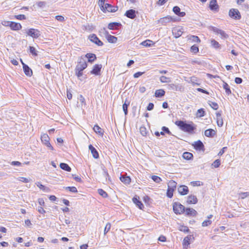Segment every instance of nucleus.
I'll list each match as a JSON object with an SVG mask.
<instances>
[{"label":"nucleus","mask_w":249,"mask_h":249,"mask_svg":"<svg viewBox=\"0 0 249 249\" xmlns=\"http://www.w3.org/2000/svg\"><path fill=\"white\" fill-rule=\"evenodd\" d=\"M175 124L177 125L180 130L189 134L194 133L195 130L196 129V125L192 122L188 124L186 121L179 120L176 121Z\"/></svg>","instance_id":"1"},{"label":"nucleus","mask_w":249,"mask_h":249,"mask_svg":"<svg viewBox=\"0 0 249 249\" xmlns=\"http://www.w3.org/2000/svg\"><path fill=\"white\" fill-rule=\"evenodd\" d=\"M209 29L210 30L213 31L216 34H219L221 36V38L222 39H227L229 37V35L227 34H226L224 31L218 29L215 27L210 26L209 27Z\"/></svg>","instance_id":"2"},{"label":"nucleus","mask_w":249,"mask_h":249,"mask_svg":"<svg viewBox=\"0 0 249 249\" xmlns=\"http://www.w3.org/2000/svg\"><path fill=\"white\" fill-rule=\"evenodd\" d=\"M173 210L175 213L180 214L185 212V207L178 202H175L173 205Z\"/></svg>","instance_id":"3"},{"label":"nucleus","mask_w":249,"mask_h":249,"mask_svg":"<svg viewBox=\"0 0 249 249\" xmlns=\"http://www.w3.org/2000/svg\"><path fill=\"white\" fill-rule=\"evenodd\" d=\"M229 16L234 19H240L241 18V14L239 10L237 9H231L229 12Z\"/></svg>","instance_id":"4"},{"label":"nucleus","mask_w":249,"mask_h":249,"mask_svg":"<svg viewBox=\"0 0 249 249\" xmlns=\"http://www.w3.org/2000/svg\"><path fill=\"white\" fill-rule=\"evenodd\" d=\"M87 67L88 64L84 57L82 56H81L80 61L78 62V64L76 65L75 69L83 71L86 68H87Z\"/></svg>","instance_id":"5"},{"label":"nucleus","mask_w":249,"mask_h":249,"mask_svg":"<svg viewBox=\"0 0 249 249\" xmlns=\"http://www.w3.org/2000/svg\"><path fill=\"white\" fill-rule=\"evenodd\" d=\"M102 30L103 31L104 34L105 35L106 37L108 42L110 43H115L117 42V37L109 35L108 32L106 30L105 28H103Z\"/></svg>","instance_id":"6"},{"label":"nucleus","mask_w":249,"mask_h":249,"mask_svg":"<svg viewBox=\"0 0 249 249\" xmlns=\"http://www.w3.org/2000/svg\"><path fill=\"white\" fill-rule=\"evenodd\" d=\"M89 39L90 40V41L95 43L98 46H102L104 44L99 39V38L94 34L90 35L89 36Z\"/></svg>","instance_id":"7"},{"label":"nucleus","mask_w":249,"mask_h":249,"mask_svg":"<svg viewBox=\"0 0 249 249\" xmlns=\"http://www.w3.org/2000/svg\"><path fill=\"white\" fill-rule=\"evenodd\" d=\"M27 34L33 38H37L40 36V31L36 29L31 28L26 32Z\"/></svg>","instance_id":"8"},{"label":"nucleus","mask_w":249,"mask_h":249,"mask_svg":"<svg viewBox=\"0 0 249 249\" xmlns=\"http://www.w3.org/2000/svg\"><path fill=\"white\" fill-rule=\"evenodd\" d=\"M103 10H101L103 12L105 13L107 11L108 12H115L118 10V7L112 6L110 4L106 3L104 6Z\"/></svg>","instance_id":"9"},{"label":"nucleus","mask_w":249,"mask_h":249,"mask_svg":"<svg viewBox=\"0 0 249 249\" xmlns=\"http://www.w3.org/2000/svg\"><path fill=\"white\" fill-rule=\"evenodd\" d=\"M7 26H9L11 29L14 31H18L22 28L20 23L13 21H8Z\"/></svg>","instance_id":"10"},{"label":"nucleus","mask_w":249,"mask_h":249,"mask_svg":"<svg viewBox=\"0 0 249 249\" xmlns=\"http://www.w3.org/2000/svg\"><path fill=\"white\" fill-rule=\"evenodd\" d=\"M102 68V65L101 64H95L93 66V69L90 71V73L95 75H100Z\"/></svg>","instance_id":"11"},{"label":"nucleus","mask_w":249,"mask_h":249,"mask_svg":"<svg viewBox=\"0 0 249 249\" xmlns=\"http://www.w3.org/2000/svg\"><path fill=\"white\" fill-rule=\"evenodd\" d=\"M192 145L194 146V148L197 151H204L205 149L204 145L200 140L195 142Z\"/></svg>","instance_id":"12"},{"label":"nucleus","mask_w":249,"mask_h":249,"mask_svg":"<svg viewBox=\"0 0 249 249\" xmlns=\"http://www.w3.org/2000/svg\"><path fill=\"white\" fill-rule=\"evenodd\" d=\"M21 62L23 65V70L24 73L27 76L31 77L33 74V71L26 64L24 63L21 59Z\"/></svg>","instance_id":"13"},{"label":"nucleus","mask_w":249,"mask_h":249,"mask_svg":"<svg viewBox=\"0 0 249 249\" xmlns=\"http://www.w3.org/2000/svg\"><path fill=\"white\" fill-rule=\"evenodd\" d=\"M172 21L171 17L168 16L162 18H160L158 20V23L161 24L162 25L165 26L168 23H170Z\"/></svg>","instance_id":"14"},{"label":"nucleus","mask_w":249,"mask_h":249,"mask_svg":"<svg viewBox=\"0 0 249 249\" xmlns=\"http://www.w3.org/2000/svg\"><path fill=\"white\" fill-rule=\"evenodd\" d=\"M195 238L193 235H189L186 236L183 241V245L184 246L188 247L191 242H193Z\"/></svg>","instance_id":"15"},{"label":"nucleus","mask_w":249,"mask_h":249,"mask_svg":"<svg viewBox=\"0 0 249 249\" xmlns=\"http://www.w3.org/2000/svg\"><path fill=\"white\" fill-rule=\"evenodd\" d=\"M183 32V31H182V28H174L172 30L173 34L176 38L180 37L182 35Z\"/></svg>","instance_id":"16"},{"label":"nucleus","mask_w":249,"mask_h":249,"mask_svg":"<svg viewBox=\"0 0 249 249\" xmlns=\"http://www.w3.org/2000/svg\"><path fill=\"white\" fill-rule=\"evenodd\" d=\"M122 24L121 23L113 22L109 23L108 24L107 28L110 30H117L120 27H122Z\"/></svg>","instance_id":"17"},{"label":"nucleus","mask_w":249,"mask_h":249,"mask_svg":"<svg viewBox=\"0 0 249 249\" xmlns=\"http://www.w3.org/2000/svg\"><path fill=\"white\" fill-rule=\"evenodd\" d=\"M139 199L140 198L139 196L137 197L136 196L133 198L132 200L133 203L135 204L140 209L142 210L144 208V205Z\"/></svg>","instance_id":"18"},{"label":"nucleus","mask_w":249,"mask_h":249,"mask_svg":"<svg viewBox=\"0 0 249 249\" xmlns=\"http://www.w3.org/2000/svg\"><path fill=\"white\" fill-rule=\"evenodd\" d=\"M178 192L181 195L184 196L188 194L189 189L187 186L180 185L178 188Z\"/></svg>","instance_id":"19"},{"label":"nucleus","mask_w":249,"mask_h":249,"mask_svg":"<svg viewBox=\"0 0 249 249\" xmlns=\"http://www.w3.org/2000/svg\"><path fill=\"white\" fill-rule=\"evenodd\" d=\"M124 16L129 18L134 19L136 17V11L133 9L127 10L124 14Z\"/></svg>","instance_id":"20"},{"label":"nucleus","mask_w":249,"mask_h":249,"mask_svg":"<svg viewBox=\"0 0 249 249\" xmlns=\"http://www.w3.org/2000/svg\"><path fill=\"white\" fill-rule=\"evenodd\" d=\"M209 7L212 11H218L219 6L217 4L216 0H212L210 2Z\"/></svg>","instance_id":"21"},{"label":"nucleus","mask_w":249,"mask_h":249,"mask_svg":"<svg viewBox=\"0 0 249 249\" xmlns=\"http://www.w3.org/2000/svg\"><path fill=\"white\" fill-rule=\"evenodd\" d=\"M217 124L218 126L221 127L223 125V121L221 116V111L216 113Z\"/></svg>","instance_id":"22"},{"label":"nucleus","mask_w":249,"mask_h":249,"mask_svg":"<svg viewBox=\"0 0 249 249\" xmlns=\"http://www.w3.org/2000/svg\"><path fill=\"white\" fill-rule=\"evenodd\" d=\"M216 132L214 129H208L206 130L204 132L205 135L207 137L213 138L216 135Z\"/></svg>","instance_id":"23"},{"label":"nucleus","mask_w":249,"mask_h":249,"mask_svg":"<svg viewBox=\"0 0 249 249\" xmlns=\"http://www.w3.org/2000/svg\"><path fill=\"white\" fill-rule=\"evenodd\" d=\"M84 57L88 58V62L91 63L94 62L97 58L96 55L92 53H87Z\"/></svg>","instance_id":"24"},{"label":"nucleus","mask_w":249,"mask_h":249,"mask_svg":"<svg viewBox=\"0 0 249 249\" xmlns=\"http://www.w3.org/2000/svg\"><path fill=\"white\" fill-rule=\"evenodd\" d=\"M89 148L90 150L93 157L95 159H98L99 158V154L97 150L91 144L89 145Z\"/></svg>","instance_id":"25"},{"label":"nucleus","mask_w":249,"mask_h":249,"mask_svg":"<svg viewBox=\"0 0 249 249\" xmlns=\"http://www.w3.org/2000/svg\"><path fill=\"white\" fill-rule=\"evenodd\" d=\"M187 202L188 204H196L197 202V198L196 196L190 195L188 196Z\"/></svg>","instance_id":"26"},{"label":"nucleus","mask_w":249,"mask_h":249,"mask_svg":"<svg viewBox=\"0 0 249 249\" xmlns=\"http://www.w3.org/2000/svg\"><path fill=\"white\" fill-rule=\"evenodd\" d=\"M186 214L189 216H196L197 214V212L193 208H186L185 209Z\"/></svg>","instance_id":"27"},{"label":"nucleus","mask_w":249,"mask_h":249,"mask_svg":"<svg viewBox=\"0 0 249 249\" xmlns=\"http://www.w3.org/2000/svg\"><path fill=\"white\" fill-rule=\"evenodd\" d=\"M165 91L163 89H157L155 91V96L157 98H161L164 96Z\"/></svg>","instance_id":"28"},{"label":"nucleus","mask_w":249,"mask_h":249,"mask_svg":"<svg viewBox=\"0 0 249 249\" xmlns=\"http://www.w3.org/2000/svg\"><path fill=\"white\" fill-rule=\"evenodd\" d=\"M141 44L146 47H150L153 46L155 43L151 40L147 39L142 41Z\"/></svg>","instance_id":"29"},{"label":"nucleus","mask_w":249,"mask_h":249,"mask_svg":"<svg viewBox=\"0 0 249 249\" xmlns=\"http://www.w3.org/2000/svg\"><path fill=\"white\" fill-rule=\"evenodd\" d=\"M130 105V102L125 100L124 103L123 105V109L125 115H127L128 114V107Z\"/></svg>","instance_id":"30"},{"label":"nucleus","mask_w":249,"mask_h":249,"mask_svg":"<svg viewBox=\"0 0 249 249\" xmlns=\"http://www.w3.org/2000/svg\"><path fill=\"white\" fill-rule=\"evenodd\" d=\"M93 130L97 134L101 136L104 134V131L103 129L97 124H95L93 127Z\"/></svg>","instance_id":"31"},{"label":"nucleus","mask_w":249,"mask_h":249,"mask_svg":"<svg viewBox=\"0 0 249 249\" xmlns=\"http://www.w3.org/2000/svg\"><path fill=\"white\" fill-rule=\"evenodd\" d=\"M121 181L125 184H129L131 182V179L129 177L127 176H121L120 177Z\"/></svg>","instance_id":"32"},{"label":"nucleus","mask_w":249,"mask_h":249,"mask_svg":"<svg viewBox=\"0 0 249 249\" xmlns=\"http://www.w3.org/2000/svg\"><path fill=\"white\" fill-rule=\"evenodd\" d=\"M223 88L225 90V92L227 95H229L231 93L230 86L227 83L223 82Z\"/></svg>","instance_id":"33"},{"label":"nucleus","mask_w":249,"mask_h":249,"mask_svg":"<svg viewBox=\"0 0 249 249\" xmlns=\"http://www.w3.org/2000/svg\"><path fill=\"white\" fill-rule=\"evenodd\" d=\"M60 167L67 172H70L71 171V168L69 166V165L65 163H61L60 164Z\"/></svg>","instance_id":"34"},{"label":"nucleus","mask_w":249,"mask_h":249,"mask_svg":"<svg viewBox=\"0 0 249 249\" xmlns=\"http://www.w3.org/2000/svg\"><path fill=\"white\" fill-rule=\"evenodd\" d=\"M41 140L42 143L45 144L49 142L50 138L47 134H43L41 136Z\"/></svg>","instance_id":"35"},{"label":"nucleus","mask_w":249,"mask_h":249,"mask_svg":"<svg viewBox=\"0 0 249 249\" xmlns=\"http://www.w3.org/2000/svg\"><path fill=\"white\" fill-rule=\"evenodd\" d=\"M182 157L185 160H190L193 159V155L191 153L185 152L183 154Z\"/></svg>","instance_id":"36"},{"label":"nucleus","mask_w":249,"mask_h":249,"mask_svg":"<svg viewBox=\"0 0 249 249\" xmlns=\"http://www.w3.org/2000/svg\"><path fill=\"white\" fill-rule=\"evenodd\" d=\"M211 43L212 46L215 49H218L220 48V45L219 43L213 39L211 40Z\"/></svg>","instance_id":"37"},{"label":"nucleus","mask_w":249,"mask_h":249,"mask_svg":"<svg viewBox=\"0 0 249 249\" xmlns=\"http://www.w3.org/2000/svg\"><path fill=\"white\" fill-rule=\"evenodd\" d=\"M160 80L161 83H170L171 81L170 77H167L165 76H161L160 78Z\"/></svg>","instance_id":"38"},{"label":"nucleus","mask_w":249,"mask_h":249,"mask_svg":"<svg viewBox=\"0 0 249 249\" xmlns=\"http://www.w3.org/2000/svg\"><path fill=\"white\" fill-rule=\"evenodd\" d=\"M177 184V182H176L175 181L173 180H171L168 183V187L169 188H171L175 190V189L176 187Z\"/></svg>","instance_id":"39"},{"label":"nucleus","mask_w":249,"mask_h":249,"mask_svg":"<svg viewBox=\"0 0 249 249\" xmlns=\"http://www.w3.org/2000/svg\"><path fill=\"white\" fill-rule=\"evenodd\" d=\"M98 194L104 198H107L108 197V195L106 192L102 189H99L98 190Z\"/></svg>","instance_id":"40"},{"label":"nucleus","mask_w":249,"mask_h":249,"mask_svg":"<svg viewBox=\"0 0 249 249\" xmlns=\"http://www.w3.org/2000/svg\"><path fill=\"white\" fill-rule=\"evenodd\" d=\"M103 175L106 178V181L107 182V179L108 180V181H110V178L107 169L105 167H104L103 168Z\"/></svg>","instance_id":"41"},{"label":"nucleus","mask_w":249,"mask_h":249,"mask_svg":"<svg viewBox=\"0 0 249 249\" xmlns=\"http://www.w3.org/2000/svg\"><path fill=\"white\" fill-rule=\"evenodd\" d=\"M205 112L203 108H200L197 110L196 115L197 117H202L205 115Z\"/></svg>","instance_id":"42"},{"label":"nucleus","mask_w":249,"mask_h":249,"mask_svg":"<svg viewBox=\"0 0 249 249\" xmlns=\"http://www.w3.org/2000/svg\"><path fill=\"white\" fill-rule=\"evenodd\" d=\"M174 191V189L168 188L166 195L169 198L173 197Z\"/></svg>","instance_id":"43"},{"label":"nucleus","mask_w":249,"mask_h":249,"mask_svg":"<svg viewBox=\"0 0 249 249\" xmlns=\"http://www.w3.org/2000/svg\"><path fill=\"white\" fill-rule=\"evenodd\" d=\"M239 196L241 199H244L249 196V192H241L239 194Z\"/></svg>","instance_id":"44"},{"label":"nucleus","mask_w":249,"mask_h":249,"mask_svg":"<svg viewBox=\"0 0 249 249\" xmlns=\"http://www.w3.org/2000/svg\"><path fill=\"white\" fill-rule=\"evenodd\" d=\"M151 178L156 183H160L162 181L161 178L157 176L153 175L151 177Z\"/></svg>","instance_id":"45"},{"label":"nucleus","mask_w":249,"mask_h":249,"mask_svg":"<svg viewBox=\"0 0 249 249\" xmlns=\"http://www.w3.org/2000/svg\"><path fill=\"white\" fill-rule=\"evenodd\" d=\"M179 231H183L184 232H188L190 231L188 227L186 226H181L179 229Z\"/></svg>","instance_id":"46"},{"label":"nucleus","mask_w":249,"mask_h":249,"mask_svg":"<svg viewBox=\"0 0 249 249\" xmlns=\"http://www.w3.org/2000/svg\"><path fill=\"white\" fill-rule=\"evenodd\" d=\"M220 160L219 159H217L212 163V165L213 166L214 168H218L220 165Z\"/></svg>","instance_id":"47"},{"label":"nucleus","mask_w":249,"mask_h":249,"mask_svg":"<svg viewBox=\"0 0 249 249\" xmlns=\"http://www.w3.org/2000/svg\"><path fill=\"white\" fill-rule=\"evenodd\" d=\"M111 228V224L110 223H107L104 229V234L106 235L110 230Z\"/></svg>","instance_id":"48"},{"label":"nucleus","mask_w":249,"mask_h":249,"mask_svg":"<svg viewBox=\"0 0 249 249\" xmlns=\"http://www.w3.org/2000/svg\"><path fill=\"white\" fill-rule=\"evenodd\" d=\"M66 190H69V191L72 192V193H77V189L75 187L72 186V187H65Z\"/></svg>","instance_id":"49"},{"label":"nucleus","mask_w":249,"mask_h":249,"mask_svg":"<svg viewBox=\"0 0 249 249\" xmlns=\"http://www.w3.org/2000/svg\"><path fill=\"white\" fill-rule=\"evenodd\" d=\"M30 52L34 56H37V53L35 47L33 46L29 47Z\"/></svg>","instance_id":"50"},{"label":"nucleus","mask_w":249,"mask_h":249,"mask_svg":"<svg viewBox=\"0 0 249 249\" xmlns=\"http://www.w3.org/2000/svg\"><path fill=\"white\" fill-rule=\"evenodd\" d=\"M36 184L37 185V186L39 187L41 190L45 191L46 189H48L47 187L42 185L40 182H37Z\"/></svg>","instance_id":"51"},{"label":"nucleus","mask_w":249,"mask_h":249,"mask_svg":"<svg viewBox=\"0 0 249 249\" xmlns=\"http://www.w3.org/2000/svg\"><path fill=\"white\" fill-rule=\"evenodd\" d=\"M209 104L210 106L214 110H217L218 108V105L215 102H210Z\"/></svg>","instance_id":"52"},{"label":"nucleus","mask_w":249,"mask_h":249,"mask_svg":"<svg viewBox=\"0 0 249 249\" xmlns=\"http://www.w3.org/2000/svg\"><path fill=\"white\" fill-rule=\"evenodd\" d=\"M15 18L18 20H24L26 19V17L24 15H15Z\"/></svg>","instance_id":"53"},{"label":"nucleus","mask_w":249,"mask_h":249,"mask_svg":"<svg viewBox=\"0 0 249 249\" xmlns=\"http://www.w3.org/2000/svg\"><path fill=\"white\" fill-rule=\"evenodd\" d=\"M106 0H99L98 4L100 7L101 10H103L104 6L106 4L105 1Z\"/></svg>","instance_id":"54"},{"label":"nucleus","mask_w":249,"mask_h":249,"mask_svg":"<svg viewBox=\"0 0 249 249\" xmlns=\"http://www.w3.org/2000/svg\"><path fill=\"white\" fill-rule=\"evenodd\" d=\"M212 224V221L208 219L204 221L202 223V226L206 227Z\"/></svg>","instance_id":"55"},{"label":"nucleus","mask_w":249,"mask_h":249,"mask_svg":"<svg viewBox=\"0 0 249 249\" xmlns=\"http://www.w3.org/2000/svg\"><path fill=\"white\" fill-rule=\"evenodd\" d=\"M161 129L164 132V133H166L169 135H172V133L171 132V131H170L168 127L166 126H162Z\"/></svg>","instance_id":"56"},{"label":"nucleus","mask_w":249,"mask_h":249,"mask_svg":"<svg viewBox=\"0 0 249 249\" xmlns=\"http://www.w3.org/2000/svg\"><path fill=\"white\" fill-rule=\"evenodd\" d=\"M173 11L176 15H178L180 11V9L178 6H176L173 7Z\"/></svg>","instance_id":"57"},{"label":"nucleus","mask_w":249,"mask_h":249,"mask_svg":"<svg viewBox=\"0 0 249 249\" xmlns=\"http://www.w3.org/2000/svg\"><path fill=\"white\" fill-rule=\"evenodd\" d=\"M191 51L194 53H197L198 52L199 49L197 46L194 45L191 47Z\"/></svg>","instance_id":"58"},{"label":"nucleus","mask_w":249,"mask_h":249,"mask_svg":"<svg viewBox=\"0 0 249 249\" xmlns=\"http://www.w3.org/2000/svg\"><path fill=\"white\" fill-rule=\"evenodd\" d=\"M75 75L77 76V77L80 79V77L83 75V71H80L79 70H77L75 69Z\"/></svg>","instance_id":"59"},{"label":"nucleus","mask_w":249,"mask_h":249,"mask_svg":"<svg viewBox=\"0 0 249 249\" xmlns=\"http://www.w3.org/2000/svg\"><path fill=\"white\" fill-rule=\"evenodd\" d=\"M140 130V132L142 136H146L147 133H146V130L145 127H141Z\"/></svg>","instance_id":"60"},{"label":"nucleus","mask_w":249,"mask_h":249,"mask_svg":"<svg viewBox=\"0 0 249 249\" xmlns=\"http://www.w3.org/2000/svg\"><path fill=\"white\" fill-rule=\"evenodd\" d=\"M36 5L40 7V8H42L43 7H44L46 5V2L45 1H38L36 3Z\"/></svg>","instance_id":"61"},{"label":"nucleus","mask_w":249,"mask_h":249,"mask_svg":"<svg viewBox=\"0 0 249 249\" xmlns=\"http://www.w3.org/2000/svg\"><path fill=\"white\" fill-rule=\"evenodd\" d=\"M55 18L56 20L61 22H63L65 20L64 18L60 15L55 16Z\"/></svg>","instance_id":"62"},{"label":"nucleus","mask_w":249,"mask_h":249,"mask_svg":"<svg viewBox=\"0 0 249 249\" xmlns=\"http://www.w3.org/2000/svg\"><path fill=\"white\" fill-rule=\"evenodd\" d=\"M154 104L152 103H150L147 107V110L148 111L152 110L154 108Z\"/></svg>","instance_id":"63"},{"label":"nucleus","mask_w":249,"mask_h":249,"mask_svg":"<svg viewBox=\"0 0 249 249\" xmlns=\"http://www.w3.org/2000/svg\"><path fill=\"white\" fill-rule=\"evenodd\" d=\"M144 72H137L133 75L134 78H137L139 77L140 76L142 75Z\"/></svg>","instance_id":"64"}]
</instances>
